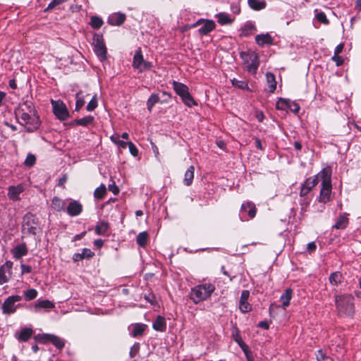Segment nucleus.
Returning <instances> with one entry per match:
<instances>
[{
	"label": "nucleus",
	"instance_id": "nucleus-1",
	"mask_svg": "<svg viewBox=\"0 0 361 361\" xmlns=\"http://www.w3.org/2000/svg\"><path fill=\"white\" fill-rule=\"evenodd\" d=\"M321 176V189L318 201L321 203L326 204L331 200V169L330 167L324 168L319 171Z\"/></svg>",
	"mask_w": 361,
	"mask_h": 361
},
{
	"label": "nucleus",
	"instance_id": "nucleus-2",
	"mask_svg": "<svg viewBox=\"0 0 361 361\" xmlns=\"http://www.w3.org/2000/svg\"><path fill=\"white\" fill-rule=\"evenodd\" d=\"M214 284L211 283H204L194 286L190 293V298L195 304L208 299L212 293L215 290Z\"/></svg>",
	"mask_w": 361,
	"mask_h": 361
},
{
	"label": "nucleus",
	"instance_id": "nucleus-3",
	"mask_svg": "<svg viewBox=\"0 0 361 361\" xmlns=\"http://www.w3.org/2000/svg\"><path fill=\"white\" fill-rule=\"evenodd\" d=\"M336 307L338 313L347 317H353L355 313L354 298L350 294L335 296Z\"/></svg>",
	"mask_w": 361,
	"mask_h": 361
},
{
	"label": "nucleus",
	"instance_id": "nucleus-4",
	"mask_svg": "<svg viewBox=\"0 0 361 361\" xmlns=\"http://www.w3.org/2000/svg\"><path fill=\"white\" fill-rule=\"evenodd\" d=\"M16 116L17 118H20V121H18V123L22 126L29 125L26 128V130L28 133H32L37 130L41 124L39 117L37 114H31L28 112H16Z\"/></svg>",
	"mask_w": 361,
	"mask_h": 361
},
{
	"label": "nucleus",
	"instance_id": "nucleus-5",
	"mask_svg": "<svg viewBox=\"0 0 361 361\" xmlns=\"http://www.w3.org/2000/svg\"><path fill=\"white\" fill-rule=\"evenodd\" d=\"M38 227V219L30 212H27L23 218L22 230L24 233L36 235Z\"/></svg>",
	"mask_w": 361,
	"mask_h": 361
},
{
	"label": "nucleus",
	"instance_id": "nucleus-6",
	"mask_svg": "<svg viewBox=\"0 0 361 361\" xmlns=\"http://www.w3.org/2000/svg\"><path fill=\"white\" fill-rule=\"evenodd\" d=\"M257 208L251 201H247L241 204L239 218L241 221H246L255 217Z\"/></svg>",
	"mask_w": 361,
	"mask_h": 361
},
{
	"label": "nucleus",
	"instance_id": "nucleus-7",
	"mask_svg": "<svg viewBox=\"0 0 361 361\" xmlns=\"http://www.w3.org/2000/svg\"><path fill=\"white\" fill-rule=\"evenodd\" d=\"M94 51L101 61L106 59L107 51L103 35L96 33L93 36Z\"/></svg>",
	"mask_w": 361,
	"mask_h": 361
},
{
	"label": "nucleus",
	"instance_id": "nucleus-8",
	"mask_svg": "<svg viewBox=\"0 0 361 361\" xmlns=\"http://www.w3.org/2000/svg\"><path fill=\"white\" fill-rule=\"evenodd\" d=\"M22 296L18 295H11L8 297L4 302L1 310L2 312L5 314H11L14 313L18 307L20 305L16 303L22 300Z\"/></svg>",
	"mask_w": 361,
	"mask_h": 361
},
{
	"label": "nucleus",
	"instance_id": "nucleus-9",
	"mask_svg": "<svg viewBox=\"0 0 361 361\" xmlns=\"http://www.w3.org/2000/svg\"><path fill=\"white\" fill-rule=\"evenodd\" d=\"M53 112L55 116L60 121H66L70 116L66 104L61 100H51Z\"/></svg>",
	"mask_w": 361,
	"mask_h": 361
},
{
	"label": "nucleus",
	"instance_id": "nucleus-10",
	"mask_svg": "<svg viewBox=\"0 0 361 361\" xmlns=\"http://www.w3.org/2000/svg\"><path fill=\"white\" fill-rule=\"evenodd\" d=\"M201 25L198 32L200 35H207L216 27V23L213 20L199 19L193 26Z\"/></svg>",
	"mask_w": 361,
	"mask_h": 361
},
{
	"label": "nucleus",
	"instance_id": "nucleus-11",
	"mask_svg": "<svg viewBox=\"0 0 361 361\" xmlns=\"http://www.w3.org/2000/svg\"><path fill=\"white\" fill-rule=\"evenodd\" d=\"M13 262L6 261L0 267V284L2 285L8 281L12 274Z\"/></svg>",
	"mask_w": 361,
	"mask_h": 361
},
{
	"label": "nucleus",
	"instance_id": "nucleus-12",
	"mask_svg": "<svg viewBox=\"0 0 361 361\" xmlns=\"http://www.w3.org/2000/svg\"><path fill=\"white\" fill-rule=\"evenodd\" d=\"M82 212V204L77 200H71L66 207V212L71 216L80 215Z\"/></svg>",
	"mask_w": 361,
	"mask_h": 361
},
{
	"label": "nucleus",
	"instance_id": "nucleus-13",
	"mask_svg": "<svg viewBox=\"0 0 361 361\" xmlns=\"http://www.w3.org/2000/svg\"><path fill=\"white\" fill-rule=\"evenodd\" d=\"M126 19V14L120 12L111 14L107 18V23L111 25L121 26Z\"/></svg>",
	"mask_w": 361,
	"mask_h": 361
},
{
	"label": "nucleus",
	"instance_id": "nucleus-14",
	"mask_svg": "<svg viewBox=\"0 0 361 361\" xmlns=\"http://www.w3.org/2000/svg\"><path fill=\"white\" fill-rule=\"evenodd\" d=\"M94 256V252L90 249L83 248L81 253H75L73 256L74 262H80L84 259H91Z\"/></svg>",
	"mask_w": 361,
	"mask_h": 361
},
{
	"label": "nucleus",
	"instance_id": "nucleus-15",
	"mask_svg": "<svg viewBox=\"0 0 361 361\" xmlns=\"http://www.w3.org/2000/svg\"><path fill=\"white\" fill-rule=\"evenodd\" d=\"M255 42L259 46L264 47L265 44H268V45L272 44H273V38L269 33L261 34V35H257L255 37Z\"/></svg>",
	"mask_w": 361,
	"mask_h": 361
},
{
	"label": "nucleus",
	"instance_id": "nucleus-16",
	"mask_svg": "<svg viewBox=\"0 0 361 361\" xmlns=\"http://www.w3.org/2000/svg\"><path fill=\"white\" fill-rule=\"evenodd\" d=\"M23 191V187L20 185L17 186H10L8 188V197L10 200L16 201L20 200L19 195Z\"/></svg>",
	"mask_w": 361,
	"mask_h": 361
},
{
	"label": "nucleus",
	"instance_id": "nucleus-17",
	"mask_svg": "<svg viewBox=\"0 0 361 361\" xmlns=\"http://www.w3.org/2000/svg\"><path fill=\"white\" fill-rule=\"evenodd\" d=\"M12 253L16 259H20L27 254V248L25 243L18 245L12 250Z\"/></svg>",
	"mask_w": 361,
	"mask_h": 361
},
{
	"label": "nucleus",
	"instance_id": "nucleus-18",
	"mask_svg": "<svg viewBox=\"0 0 361 361\" xmlns=\"http://www.w3.org/2000/svg\"><path fill=\"white\" fill-rule=\"evenodd\" d=\"M321 180V176H319V172L314 176L313 177H310L307 178L305 182L302 184L305 188L312 190Z\"/></svg>",
	"mask_w": 361,
	"mask_h": 361
},
{
	"label": "nucleus",
	"instance_id": "nucleus-19",
	"mask_svg": "<svg viewBox=\"0 0 361 361\" xmlns=\"http://www.w3.org/2000/svg\"><path fill=\"white\" fill-rule=\"evenodd\" d=\"M252 59L245 67L247 72L252 74H255L259 66V60L257 54L252 55Z\"/></svg>",
	"mask_w": 361,
	"mask_h": 361
},
{
	"label": "nucleus",
	"instance_id": "nucleus-20",
	"mask_svg": "<svg viewBox=\"0 0 361 361\" xmlns=\"http://www.w3.org/2000/svg\"><path fill=\"white\" fill-rule=\"evenodd\" d=\"M34 307L35 312H38L41 309H52L54 307V304L49 300H38L35 302Z\"/></svg>",
	"mask_w": 361,
	"mask_h": 361
},
{
	"label": "nucleus",
	"instance_id": "nucleus-21",
	"mask_svg": "<svg viewBox=\"0 0 361 361\" xmlns=\"http://www.w3.org/2000/svg\"><path fill=\"white\" fill-rule=\"evenodd\" d=\"M293 290L290 288H286L285 290L284 293H283L280 297V300L282 302V307L286 309L289 306L290 300L292 298Z\"/></svg>",
	"mask_w": 361,
	"mask_h": 361
},
{
	"label": "nucleus",
	"instance_id": "nucleus-22",
	"mask_svg": "<svg viewBox=\"0 0 361 361\" xmlns=\"http://www.w3.org/2000/svg\"><path fill=\"white\" fill-rule=\"evenodd\" d=\"M152 327L154 330L163 332L166 329V323L165 318L162 316H158L156 320L152 324Z\"/></svg>",
	"mask_w": 361,
	"mask_h": 361
},
{
	"label": "nucleus",
	"instance_id": "nucleus-23",
	"mask_svg": "<svg viewBox=\"0 0 361 361\" xmlns=\"http://www.w3.org/2000/svg\"><path fill=\"white\" fill-rule=\"evenodd\" d=\"M161 103V97L159 94L152 93L147 101V109L149 112H152L153 107L155 104Z\"/></svg>",
	"mask_w": 361,
	"mask_h": 361
},
{
	"label": "nucleus",
	"instance_id": "nucleus-24",
	"mask_svg": "<svg viewBox=\"0 0 361 361\" xmlns=\"http://www.w3.org/2000/svg\"><path fill=\"white\" fill-rule=\"evenodd\" d=\"M16 112H28L32 114H37L35 106L32 102L26 101L20 105L18 109Z\"/></svg>",
	"mask_w": 361,
	"mask_h": 361
},
{
	"label": "nucleus",
	"instance_id": "nucleus-25",
	"mask_svg": "<svg viewBox=\"0 0 361 361\" xmlns=\"http://www.w3.org/2000/svg\"><path fill=\"white\" fill-rule=\"evenodd\" d=\"M147 328V326L146 324L137 323L133 326L131 336L135 338L142 336Z\"/></svg>",
	"mask_w": 361,
	"mask_h": 361
},
{
	"label": "nucleus",
	"instance_id": "nucleus-26",
	"mask_svg": "<svg viewBox=\"0 0 361 361\" xmlns=\"http://www.w3.org/2000/svg\"><path fill=\"white\" fill-rule=\"evenodd\" d=\"M144 61L143 55L141 51V49L138 48L135 53L133 60V67L135 69L138 70V68L141 66L142 62Z\"/></svg>",
	"mask_w": 361,
	"mask_h": 361
},
{
	"label": "nucleus",
	"instance_id": "nucleus-27",
	"mask_svg": "<svg viewBox=\"0 0 361 361\" xmlns=\"http://www.w3.org/2000/svg\"><path fill=\"white\" fill-rule=\"evenodd\" d=\"M182 102L184 104L188 107H192L193 106H197V104L195 101L194 98L190 94L189 90L185 92L183 94L180 96Z\"/></svg>",
	"mask_w": 361,
	"mask_h": 361
},
{
	"label": "nucleus",
	"instance_id": "nucleus-28",
	"mask_svg": "<svg viewBox=\"0 0 361 361\" xmlns=\"http://www.w3.org/2000/svg\"><path fill=\"white\" fill-rule=\"evenodd\" d=\"M267 82L270 93H274L276 89V81L274 73L268 72L266 74Z\"/></svg>",
	"mask_w": 361,
	"mask_h": 361
},
{
	"label": "nucleus",
	"instance_id": "nucleus-29",
	"mask_svg": "<svg viewBox=\"0 0 361 361\" xmlns=\"http://www.w3.org/2000/svg\"><path fill=\"white\" fill-rule=\"evenodd\" d=\"M109 229V224L105 221H99L95 226V233L99 235H104Z\"/></svg>",
	"mask_w": 361,
	"mask_h": 361
},
{
	"label": "nucleus",
	"instance_id": "nucleus-30",
	"mask_svg": "<svg viewBox=\"0 0 361 361\" xmlns=\"http://www.w3.org/2000/svg\"><path fill=\"white\" fill-rule=\"evenodd\" d=\"M247 4L255 11L262 10L267 6V3L264 0H247Z\"/></svg>",
	"mask_w": 361,
	"mask_h": 361
},
{
	"label": "nucleus",
	"instance_id": "nucleus-31",
	"mask_svg": "<svg viewBox=\"0 0 361 361\" xmlns=\"http://www.w3.org/2000/svg\"><path fill=\"white\" fill-rule=\"evenodd\" d=\"M32 329L30 328L23 329L17 336V338L19 341L26 342L27 341L32 335Z\"/></svg>",
	"mask_w": 361,
	"mask_h": 361
},
{
	"label": "nucleus",
	"instance_id": "nucleus-32",
	"mask_svg": "<svg viewBox=\"0 0 361 361\" xmlns=\"http://www.w3.org/2000/svg\"><path fill=\"white\" fill-rule=\"evenodd\" d=\"M348 223L349 220L346 216V214H344L338 217L336 224L333 226V228L336 229H344L348 226Z\"/></svg>",
	"mask_w": 361,
	"mask_h": 361
},
{
	"label": "nucleus",
	"instance_id": "nucleus-33",
	"mask_svg": "<svg viewBox=\"0 0 361 361\" xmlns=\"http://www.w3.org/2000/svg\"><path fill=\"white\" fill-rule=\"evenodd\" d=\"M195 168L190 166L185 173L183 183L186 186H190L194 178Z\"/></svg>",
	"mask_w": 361,
	"mask_h": 361
},
{
	"label": "nucleus",
	"instance_id": "nucleus-34",
	"mask_svg": "<svg viewBox=\"0 0 361 361\" xmlns=\"http://www.w3.org/2000/svg\"><path fill=\"white\" fill-rule=\"evenodd\" d=\"M329 280L332 286H338L342 282L343 275L340 271L333 272L329 276Z\"/></svg>",
	"mask_w": 361,
	"mask_h": 361
},
{
	"label": "nucleus",
	"instance_id": "nucleus-35",
	"mask_svg": "<svg viewBox=\"0 0 361 361\" xmlns=\"http://www.w3.org/2000/svg\"><path fill=\"white\" fill-rule=\"evenodd\" d=\"M172 85L174 91L179 97L189 90L188 87L185 84L175 80L173 81Z\"/></svg>",
	"mask_w": 361,
	"mask_h": 361
},
{
	"label": "nucleus",
	"instance_id": "nucleus-36",
	"mask_svg": "<svg viewBox=\"0 0 361 361\" xmlns=\"http://www.w3.org/2000/svg\"><path fill=\"white\" fill-rule=\"evenodd\" d=\"M94 118L92 116H86L82 118H78L75 119L74 122L75 123L76 126H88L90 124H92L94 123Z\"/></svg>",
	"mask_w": 361,
	"mask_h": 361
},
{
	"label": "nucleus",
	"instance_id": "nucleus-37",
	"mask_svg": "<svg viewBox=\"0 0 361 361\" xmlns=\"http://www.w3.org/2000/svg\"><path fill=\"white\" fill-rule=\"evenodd\" d=\"M51 207L57 212L65 209V202L58 197H54L51 200Z\"/></svg>",
	"mask_w": 361,
	"mask_h": 361
},
{
	"label": "nucleus",
	"instance_id": "nucleus-38",
	"mask_svg": "<svg viewBox=\"0 0 361 361\" xmlns=\"http://www.w3.org/2000/svg\"><path fill=\"white\" fill-rule=\"evenodd\" d=\"M231 83L233 87L240 90H246L247 91L252 92V90L249 88L247 82L245 80H239L238 79L233 78L231 80Z\"/></svg>",
	"mask_w": 361,
	"mask_h": 361
},
{
	"label": "nucleus",
	"instance_id": "nucleus-39",
	"mask_svg": "<svg viewBox=\"0 0 361 361\" xmlns=\"http://www.w3.org/2000/svg\"><path fill=\"white\" fill-rule=\"evenodd\" d=\"M49 343H51L59 350L63 349L65 345V343L63 339L53 334H50Z\"/></svg>",
	"mask_w": 361,
	"mask_h": 361
},
{
	"label": "nucleus",
	"instance_id": "nucleus-40",
	"mask_svg": "<svg viewBox=\"0 0 361 361\" xmlns=\"http://www.w3.org/2000/svg\"><path fill=\"white\" fill-rule=\"evenodd\" d=\"M75 99H76V102H75V111H79L85 103V98H84V96L82 95V91H80L75 94Z\"/></svg>",
	"mask_w": 361,
	"mask_h": 361
},
{
	"label": "nucleus",
	"instance_id": "nucleus-41",
	"mask_svg": "<svg viewBox=\"0 0 361 361\" xmlns=\"http://www.w3.org/2000/svg\"><path fill=\"white\" fill-rule=\"evenodd\" d=\"M90 26L94 29H99L104 24V21L102 18L92 16L90 18V22L89 23Z\"/></svg>",
	"mask_w": 361,
	"mask_h": 361
},
{
	"label": "nucleus",
	"instance_id": "nucleus-42",
	"mask_svg": "<svg viewBox=\"0 0 361 361\" xmlns=\"http://www.w3.org/2000/svg\"><path fill=\"white\" fill-rule=\"evenodd\" d=\"M218 23L222 25H229L233 23V20L226 13H220L217 15Z\"/></svg>",
	"mask_w": 361,
	"mask_h": 361
},
{
	"label": "nucleus",
	"instance_id": "nucleus-43",
	"mask_svg": "<svg viewBox=\"0 0 361 361\" xmlns=\"http://www.w3.org/2000/svg\"><path fill=\"white\" fill-rule=\"evenodd\" d=\"M106 193V188L104 184H102L99 187L97 188L94 192V197L95 199L102 200L104 197Z\"/></svg>",
	"mask_w": 361,
	"mask_h": 361
},
{
	"label": "nucleus",
	"instance_id": "nucleus-44",
	"mask_svg": "<svg viewBox=\"0 0 361 361\" xmlns=\"http://www.w3.org/2000/svg\"><path fill=\"white\" fill-rule=\"evenodd\" d=\"M148 240V233L145 231L140 233L137 238L136 242L137 245H139L142 247H145L147 245V242Z\"/></svg>",
	"mask_w": 361,
	"mask_h": 361
},
{
	"label": "nucleus",
	"instance_id": "nucleus-45",
	"mask_svg": "<svg viewBox=\"0 0 361 361\" xmlns=\"http://www.w3.org/2000/svg\"><path fill=\"white\" fill-rule=\"evenodd\" d=\"M257 53L254 51H241L240 56L243 60V64L246 66L248 63L252 59V55H256Z\"/></svg>",
	"mask_w": 361,
	"mask_h": 361
},
{
	"label": "nucleus",
	"instance_id": "nucleus-46",
	"mask_svg": "<svg viewBox=\"0 0 361 361\" xmlns=\"http://www.w3.org/2000/svg\"><path fill=\"white\" fill-rule=\"evenodd\" d=\"M255 30V27L252 23H246L244 25V27L242 28L241 35L247 37L249 35H250L251 32Z\"/></svg>",
	"mask_w": 361,
	"mask_h": 361
},
{
	"label": "nucleus",
	"instance_id": "nucleus-47",
	"mask_svg": "<svg viewBox=\"0 0 361 361\" xmlns=\"http://www.w3.org/2000/svg\"><path fill=\"white\" fill-rule=\"evenodd\" d=\"M288 99L280 98L276 102V108L279 110L288 111Z\"/></svg>",
	"mask_w": 361,
	"mask_h": 361
},
{
	"label": "nucleus",
	"instance_id": "nucleus-48",
	"mask_svg": "<svg viewBox=\"0 0 361 361\" xmlns=\"http://www.w3.org/2000/svg\"><path fill=\"white\" fill-rule=\"evenodd\" d=\"M35 339L37 342L40 343H49L50 340V334H38L35 336Z\"/></svg>",
	"mask_w": 361,
	"mask_h": 361
},
{
	"label": "nucleus",
	"instance_id": "nucleus-49",
	"mask_svg": "<svg viewBox=\"0 0 361 361\" xmlns=\"http://www.w3.org/2000/svg\"><path fill=\"white\" fill-rule=\"evenodd\" d=\"M233 340L243 349V348H247V345L242 340L241 336L239 334V331L236 329V333L232 335Z\"/></svg>",
	"mask_w": 361,
	"mask_h": 361
},
{
	"label": "nucleus",
	"instance_id": "nucleus-50",
	"mask_svg": "<svg viewBox=\"0 0 361 361\" xmlns=\"http://www.w3.org/2000/svg\"><path fill=\"white\" fill-rule=\"evenodd\" d=\"M98 103H97V95H94L91 100L89 102L86 106V109L88 111H92L97 107Z\"/></svg>",
	"mask_w": 361,
	"mask_h": 361
},
{
	"label": "nucleus",
	"instance_id": "nucleus-51",
	"mask_svg": "<svg viewBox=\"0 0 361 361\" xmlns=\"http://www.w3.org/2000/svg\"><path fill=\"white\" fill-rule=\"evenodd\" d=\"M24 295L27 300H32L37 298V291L34 288H30L24 293Z\"/></svg>",
	"mask_w": 361,
	"mask_h": 361
},
{
	"label": "nucleus",
	"instance_id": "nucleus-52",
	"mask_svg": "<svg viewBox=\"0 0 361 361\" xmlns=\"http://www.w3.org/2000/svg\"><path fill=\"white\" fill-rule=\"evenodd\" d=\"M288 111H290L293 113H294L295 114H297L300 109V107L299 106V104L295 102H292L291 100H288Z\"/></svg>",
	"mask_w": 361,
	"mask_h": 361
},
{
	"label": "nucleus",
	"instance_id": "nucleus-53",
	"mask_svg": "<svg viewBox=\"0 0 361 361\" xmlns=\"http://www.w3.org/2000/svg\"><path fill=\"white\" fill-rule=\"evenodd\" d=\"M315 18L320 22L321 23H323L324 25H329V20L326 18V14L324 12H319L315 15Z\"/></svg>",
	"mask_w": 361,
	"mask_h": 361
},
{
	"label": "nucleus",
	"instance_id": "nucleus-54",
	"mask_svg": "<svg viewBox=\"0 0 361 361\" xmlns=\"http://www.w3.org/2000/svg\"><path fill=\"white\" fill-rule=\"evenodd\" d=\"M118 135H111V140L116 144L117 145H118L120 147L123 148V149H126V147H127V143L125 141H123V140H120L118 139Z\"/></svg>",
	"mask_w": 361,
	"mask_h": 361
},
{
	"label": "nucleus",
	"instance_id": "nucleus-55",
	"mask_svg": "<svg viewBox=\"0 0 361 361\" xmlns=\"http://www.w3.org/2000/svg\"><path fill=\"white\" fill-rule=\"evenodd\" d=\"M35 161H36V158L35 157V155L32 154H28L25 160V165L27 166H32L35 164Z\"/></svg>",
	"mask_w": 361,
	"mask_h": 361
},
{
	"label": "nucleus",
	"instance_id": "nucleus-56",
	"mask_svg": "<svg viewBox=\"0 0 361 361\" xmlns=\"http://www.w3.org/2000/svg\"><path fill=\"white\" fill-rule=\"evenodd\" d=\"M152 63L150 61H147L144 60L141 66L138 68L140 73L144 72L145 71L150 70L152 68Z\"/></svg>",
	"mask_w": 361,
	"mask_h": 361
},
{
	"label": "nucleus",
	"instance_id": "nucleus-57",
	"mask_svg": "<svg viewBox=\"0 0 361 361\" xmlns=\"http://www.w3.org/2000/svg\"><path fill=\"white\" fill-rule=\"evenodd\" d=\"M66 1V0H52L49 4V5L47 7V8L45 9V11L52 10L54 8H56V6H59L60 4H61L62 3H64Z\"/></svg>",
	"mask_w": 361,
	"mask_h": 361
},
{
	"label": "nucleus",
	"instance_id": "nucleus-58",
	"mask_svg": "<svg viewBox=\"0 0 361 361\" xmlns=\"http://www.w3.org/2000/svg\"><path fill=\"white\" fill-rule=\"evenodd\" d=\"M239 308L243 313H247L251 310V305L248 302H242L239 303Z\"/></svg>",
	"mask_w": 361,
	"mask_h": 361
},
{
	"label": "nucleus",
	"instance_id": "nucleus-59",
	"mask_svg": "<svg viewBox=\"0 0 361 361\" xmlns=\"http://www.w3.org/2000/svg\"><path fill=\"white\" fill-rule=\"evenodd\" d=\"M139 350H140V344L138 343H135L130 348V350L129 353L130 357H135L138 354Z\"/></svg>",
	"mask_w": 361,
	"mask_h": 361
},
{
	"label": "nucleus",
	"instance_id": "nucleus-60",
	"mask_svg": "<svg viewBox=\"0 0 361 361\" xmlns=\"http://www.w3.org/2000/svg\"><path fill=\"white\" fill-rule=\"evenodd\" d=\"M127 146H128L129 151L133 157H137L138 155V149L132 142H128Z\"/></svg>",
	"mask_w": 361,
	"mask_h": 361
},
{
	"label": "nucleus",
	"instance_id": "nucleus-61",
	"mask_svg": "<svg viewBox=\"0 0 361 361\" xmlns=\"http://www.w3.org/2000/svg\"><path fill=\"white\" fill-rule=\"evenodd\" d=\"M316 358L317 361H324L327 359L328 357L322 350H319L316 353Z\"/></svg>",
	"mask_w": 361,
	"mask_h": 361
},
{
	"label": "nucleus",
	"instance_id": "nucleus-62",
	"mask_svg": "<svg viewBox=\"0 0 361 361\" xmlns=\"http://www.w3.org/2000/svg\"><path fill=\"white\" fill-rule=\"evenodd\" d=\"M144 298L152 305L156 302L155 295L152 293L145 295Z\"/></svg>",
	"mask_w": 361,
	"mask_h": 361
},
{
	"label": "nucleus",
	"instance_id": "nucleus-63",
	"mask_svg": "<svg viewBox=\"0 0 361 361\" xmlns=\"http://www.w3.org/2000/svg\"><path fill=\"white\" fill-rule=\"evenodd\" d=\"M171 96L169 93L164 92V91L161 92V104L169 102V101L171 99Z\"/></svg>",
	"mask_w": 361,
	"mask_h": 361
},
{
	"label": "nucleus",
	"instance_id": "nucleus-64",
	"mask_svg": "<svg viewBox=\"0 0 361 361\" xmlns=\"http://www.w3.org/2000/svg\"><path fill=\"white\" fill-rule=\"evenodd\" d=\"M331 59L336 62L337 66H341L343 63V59L339 55L334 54Z\"/></svg>",
	"mask_w": 361,
	"mask_h": 361
}]
</instances>
